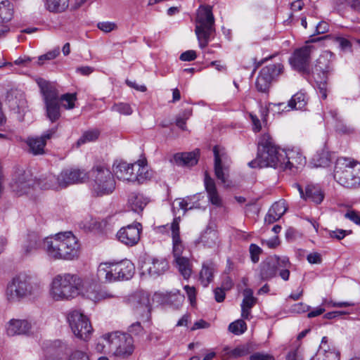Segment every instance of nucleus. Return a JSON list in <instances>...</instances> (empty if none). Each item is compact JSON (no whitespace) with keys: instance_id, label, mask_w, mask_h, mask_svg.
Instances as JSON below:
<instances>
[{"instance_id":"f257e3e1","label":"nucleus","mask_w":360,"mask_h":360,"mask_svg":"<svg viewBox=\"0 0 360 360\" xmlns=\"http://www.w3.org/2000/svg\"><path fill=\"white\" fill-rule=\"evenodd\" d=\"M50 294L57 301L70 300L81 294L95 302L115 297L107 290H85L84 281L78 275L70 273L59 274L53 278Z\"/></svg>"},{"instance_id":"f03ea898","label":"nucleus","mask_w":360,"mask_h":360,"mask_svg":"<svg viewBox=\"0 0 360 360\" xmlns=\"http://www.w3.org/2000/svg\"><path fill=\"white\" fill-rule=\"evenodd\" d=\"M43 250L55 260H72L79 255V244L71 232L60 233L43 240Z\"/></svg>"},{"instance_id":"7ed1b4c3","label":"nucleus","mask_w":360,"mask_h":360,"mask_svg":"<svg viewBox=\"0 0 360 360\" xmlns=\"http://www.w3.org/2000/svg\"><path fill=\"white\" fill-rule=\"evenodd\" d=\"M285 156V150L276 146L269 134H264L258 142L256 158L250 161L248 165L251 168L271 167L279 169L280 167H285L283 158Z\"/></svg>"},{"instance_id":"20e7f679","label":"nucleus","mask_w":360,"mask_h":360,"mask_svg":"<svg viewBox=\"0 0 360 360\" xmlns=\"http://www.w3.org/2000/svg\"><path fill=\"white\" fill-rule=\"evenodd\" d=\"M39 290V284L34 276L27 272L15 275L7 283L5 296L11 303L20 302L36 295Z\"/></svg>"},{"instance_id":"39448f33","label":"nucleus","mask_w":360,"mask_h":360,"mask_svg":"<svg viewBox=\"0 0 360 360\" xmlns=\"http://www.w3.org/2000/svg\"><path fill=\"white\" fill-rule=\"evenodd\" d=\"M91 193L94 197H103L113 193L116 183L114 174L103 165L94 166L88 172Z\"/></svg>"},{"instance_id":"423d86ee","label":"nucleus","mask_w":360,"mask_h":360,"mask_svg":"<svg viewBox=\"0 0 360 360\" xmlns=\"http://www.w3.org/2000/svg\"><path fill=\"white\" fill-rule=\"evenodd\" d=\"M333 176L338 184L345 188L359 187L360 186V162L347 158H338Z\"/></svg>"},{"instance_id":"0eeeda50","label":"nucleus","mask_w":360,"mask_h":360,"mask_svg":"<svg viewBox=\"0 0 360 360\" xmlns=\"http://www.w3.org/2000/svg\"><path fill=\"white\" fill-rule=\"evenodd\" d=\"M214 30V19L212 7L200 6L197 12L195 32L201 49L207 46Z\"/></svg>"},{"instance_id":"6e6552de","label":"nucleus","mask_w":360,"mask_h":360,"mask_svg":"<svg viewBox=\"0 0 360 360\" xmlns=\"http://www.w3.org/2000/svg\"><path fill=\"white\" fill-rule=\"evenodd\" d=\"M40 92L43 97L47 117L52 122L60 117V105L59 93L54 83L42 78L37 80Z\"/></svg>"},{"instance_id":"1a4fd4ad","label":"nucleus","mask_w":360,"mask_h":360,"mask_svg":"<svg viewBox=\"0 0 360 360\" xmlns=\"http://www.w3.org/2000/svg\"><path fill=\"white\" fill-rule=\"evenodd\" d=\"M110 347L112 354L119 357H127L130 356L134 349L133 338L127 333L119 331L112 332L111 334Z\"/></svg>"},{"instance_id":"9d476101","label":"nucleus","mask_w":360,"mask_h":360,"mask_svg":"<svg viewBox=\"0 0 360 360\" xmlns=\"http://www.w3.org/2000/svg\"><path fill=\"white\" fill-rule=\"evenodd\" d=\"M35 184L30 172L19 171L15 173L10 183L12 191L17 195L27 194Z\"/></svg>"},{"instance_id":"9b49d317","label":"nucleus","mask_w":360,"mask_h":360,"mask_svg":"<svg viewBox=\"0 0 360 360\" xmlns=\"http://www.w3.org/2000/svg\"><path fill=\"white\" fill-rule=\"evenodd\" d=\"M276 264H279L281 267H288L289 266L288 257L274 255L266 258L259 266L261 279L266 281L275 277L276 276Z\"/></svg>"},{"instance_id":"f8f14e48","label":"nucleus","mask_w":360,"mask_h":360,"mask_svg":"<svg viewBox=\"0 0 360 360\" xmlns=\"http://www.w3.org/2000/svg\"><path fill=\"white\" fill-rule=\"evenodd\" d=\"M315 49L312 45H306L296 49L289 61L292 68L304 73H309L310 56Z\"/></svg>"},{"instance_id":"ddd939ff","label":"nucleus","mask_w":360,"mask_h":360,"mask_svg":"<svg viewBox=\"0 0 360 360\" xmlns=\"http://www.w3.org/2000/svg\"><path fill=\"white\" fill-rule=\"evenodd\" d=\"M124 302L134 313L145 315L152 312L149 295L146 292H137L129 296Z\"/></svg>"},{"instance_id":"4468645a","label":"nucleus","mask_w":360,"mask_h":360,"mask_svg":"<svg viewBox=\"0 0 360 360\" xmlns=\"http://www.w3.org/2000/svg\"><path fill=\"white\" fill-rule=\"evenodd\" d=\"M141 231L142 225L137 222L121 228L117 231L116 237L122 244L132 247L140 240Z\"/></svg>"},{"instance_id":"2eb2a0df","label":"nucleus","mask_w":360,"mask_h":360,"mask_svg":"<svg viewBox=\"0 0 360 360\" xmlns=\"http://www.w3.org/2000/svg\"><path fill=\"white\" fill-rule=\"evenodd\" d=\"M68 321L73 333L84 340H87L93 330L87 316H68Z\"/></svg>"},{"instance_id":"dca6fc26","label":"nucleus","mask_w":360,"mask_h":360,"mask_svg":"<svg viewBox=\"0 0 360 360\" xmlns=\"http://www.w3.org/2000/svg\"><path fill=\"white\" fill-rule=\"evenodd\" d=\"M62 188L70 185L82 184L88 179V173L84 169L78 168H68L60 173Z\"/></svg>"},{"instance_id":"f3484780","label":"nucleus","mask_w":360,"mask_h":360,"mask_svg":"<svg viewBox=\"0 0 360 360\" xmlns=\"http://www.w3.org/2000/svg\"><path fill=\"white\" fill-rule=\"evenodd\" d=\"M57 128L54 127L45 131L41 136L28 138L27 144L29 151L34 155L44 154L46 141L53 136Z\"/></svg>"},{"instance_id":"a211bd4d","label":"nucleus","mask_w":360,"mask_h":360,"mask_svg":"<svg viewBox=\"0 0 360 360\" xmlns=\"http://www.w3.org/2000/svg\"><path fill=\"white\" fill-rule=\"evenodd\" d=\"M214 155V172L217 178L222 184L226 182V172L228 167L226 164L228 162V157L224 149L219 146H215L213 148Z\"/></svg>"},{"instance_id":"6ab92c4d","label":"nucleus","mask_w":360,"mask_h":360,"mask_svg":"<svg viewBox=\"0 0 360 360\" xmlns=\"http://www.w3.org/2000/svg\"><path fill=\"white\" fill-rule=\"evenodd\" d=\"M136 162L129 164L126 162H115L112 167L114 175L123 181L135 182L137 176H135Z\"/></svg>"},{"instance_id":"aec40b11","label":"nucleus","mask_w":360,"mask_h":360,"mask_svg":"<svg viewBox=\"0 0 360 360\" xmlns=\"http://www.w3.org/2000/svg\"><path fill=\"white\" fill-rule=\"evenodd\" d=\"M285 155L286 156L283 158L285 167H280V170L289 169L292 172H295L306 163L305 158L298 150H285Z\"/></svg>"},{"instance_id":"412c9836","label":"nucleus","mask_w":360,"mask_h":360,"mask_svg":"<svg viewBox=\"0 0 360 360\" xmlns=\"http://www.w3.org/2000/svg\"><path fill=\"white\" fill-rule=\"evenodd\" d=\"M172 238V255L174 259L187 256L185 246L179 234V218H175L171 224Z\"/></svg>"},{"instance_id":"4be33fe9","label":"nucleus","mask_w":360,"mask_h":360,"mask_svg":"<svg viewBox=\"0 0 360 360\" xmlns=\"http://www.w3.org/2000/svg\"><path fill=\"white\" fill-rule=\"evenodd\" d=\"M340 353L323 337L316 354L310 360H340Z\"/></svg>"},{"instance_id":"5701e85b","label":"nucleus","mask_w":360,"mask_h":360,"mask_svg":"<svg viewBox=\"0 0 360 360\" xmlns=\"http://www.w3.org/2000/svg\"><path fill=\"white\" fill-rule=\"evenodd\" d=\"M117 274L116 262H102L99 264L97 269L98 278L107 283H113L120 281Z\"/></svg>"},{"instance_id":"b1692460","label":"nucleus","mask_w":360,"mask_h":360,"mask_svg":"<svg viewBox=\"0 0 360 360\" xmlns=\"http://www.w3.org/2000/svg\"><path fill=\"white\" fill-rule=\"evenodd\" d=\"M13 15V6L9 1H2L0 3V38L9 32L6 24L11 20Z\"/></svg>"},{"instance_id":"393cba45","label":"nucleus","mask_w":360,"mask_h":360,"mask_svg":"<svg viewBox=\"0 0 360 360\" xmlns=\"http://www.w3.org/2000/svg\"><path fill=\"white\" fill-rule=\"evenodd\" d=\"M297 188L301 197L306 200L320 204L324 198L323 192L318 185L309 184L306 186L304 191L300 185H297Z\"/></svg>"},{"instance_id":"a878e982","label":"nucleus","mask_w":360,"mask_h":360,"mask_svg":"<svg viewBox=\"0 0 360 360\" xmlns=\"http://www.w3.org/2000/svg\"><path fill=\"white\" fill-rule=\"evenodd\" d=\"M204 184L209 201L217 207H222L223 200L217 189L215 182L207 172L205 174Z\"/></svg>"},{"instance_id":"bb28decb","label":"nucleus","mask_w":360,"mask_h":360,"mask_svg":"<svg viewBox=\"0 0 360 360\" xmlns=\"http://www.w3.org/2000/svg\"><path fill=\"white\" fill-rule=\"evenodd\" d=\"M143 268V273L146 271L149 276L157 277L167 271L169 265L165 259H153L151 262L146 263Z\"/></svg>"},{"instance_id":"cd10ccee","label":"nucleus","mask_w":360,"mask_h":360,"mask_svg":"<svg viewBox=\"0 0 360 360\" xmlns=\"http://www.w3.org/2000/svg\"><path fill=\"white\" fill-rule=\"evenodd\" d=\"M30 324L25 319H12L7 324L6 333L10 336L24 334L28 332Z\"/></svg>"},{"instance_id":"c85d7f7f","label":"nucleus","mask_w":360,"mask_h":360,"mask_svg":"<svg viewBox=\"0 0 360 360\" xmlns=\"http://www.w3.org/2000/svg\"><path fill=\"white\" fill-rule=\"evenodd\" d=\"M43 245L39 236L35 233H29L25 239L22 245V252L25 256L37 251L41 246Z\"/></svg>"},{"instance_id":"c756f323","label":"nucleus","mask_w":360,"mask_h":360,"mask_svg":"<svg viewBox=\"0 0 360 360\" xmlns=\"http://www.w3.org/2000/svg\"><path fill=\"white\" fill-rule=\"evenodd\" d=\"M216 271V265L212 262H206L202 264L199 274V281L203 287H207L213 281Z\"/></svg>"},{"instance_id":"7c9ffc66","label":"nucleus","mask_w":360,"mask_h":360,"mask_svg":"<svg viewBox=\"0 0 360 360\" xmlns=\"http://www.w3.org/2000/svg\"><path fill=\"white\" fill-rule=\"evenodd\" d=\"M287 207L284 200L276 202L269 210L265 217V221L268 224H272L278 220L286 212Z\"/></svg>"},{"instance_id":"2f4dec72","label":"nucleus","mask_w":360,"mask_h":360,"mask_svg":"<svg viewBox=\"0 0 360 360\" xmlns=\"http://www.w3.org/2000/svg\"><path fill=\"white\" fill-rule=\"evenodd\" d=\"M148 202L147 198L139 193H131L128 198V207L134 212H142Z\"/></svg>"},{"instance_id":"473e14b6","label":"nucleus","mask_w":360,"mask_h":360,"mask_svg":"<svg viewBox=\"0 0 360 360\" xmlns=\"http://www.w3.org/2000/svg\"><path fill=\"white\" fill-rule=\"evenodd\" d=\"M117 276L120 281L129 280L132 278L135 272L134 264L128 259L117 262Z\"/></svg>"},{"instance_id":"72a5a7b5","label":"nucleus","mask_w":360,"mask_h":360,"mask_svg":"<svg viewBox=\"0 0 360 360\" xmlns=\"http://www.w3.org/2000/svg\"><path fill=\"white\" fill-rule=\"evenodd\" d=\"M198 151L176 153L174 155V162L179 166L192 167L198 162Z\"/></svg>"},{"instance_id":"f704fd0d","label":"nucleus","mask_w":360,"mask_h":360,"mask_svg":"<svg viewBox=\"0 0 360 360\" xmlns=\"http://www.w3.org/2000/svg\"><path fill=\"white\" fill-rule=\"evenodd\" d=\"M60 181V174L56 176L53 174H47L41 176L37 183L42 189L58 190L63 188Z\"/></svg>"},{"instance_id":"c9c22d12","label":"nucleus","mask_w":360,"mask_h":360,"mask_svg":"<svg viewBox=\"0 0 360 360\" xmlns=\"http://www.w3.org/2000/svg\"><path fill=\"white\" fill-rule=\"evenodd\" d=\"M6 100L10 107L13 109L17 108L19 111L23 110L26 107V101L24 95L17 91H11L7 93Z\"/></svg>"},{"instance_id":"e433bc0d","label":"nucleus","mask_w":360,"mask_h":360,"mask_svg":"<svg viewBox=\"0 0 360 360\" xmlns=\"http://www.w3.org/2000/svg\"><path fill=\"white\" fill-rule=\"evenodd\" d=\"M330 63L327 55H321L316 60V63L312 69L314 77H323L326 78V73L329 71Z\"/></svg>"},{"instance_id":"4c0bfd02","label":"nucleus","mask_w":360,"mask_h":360,"mask_svg":"<svg viewBox=\"0 0 360 360\" xmlns=\"http://www.w3.org/2000/svg\"><path fill=\"white\" fill-rule=\"evenodd\" d=\"M174 264L184 279H188L192 274V264L188 256L174 259Z\"/></svg>"},{"instance_id":"58836bf2","label":"nucleus","mask_w":360,"mask_h":360,"mask_svg":"<svg viewBox=\"0 0 360 360\" xmlns=\"http://www.w3.org/2000/svg\"><path fill=\"white\" fill-rule=\"evenodd\" d=\"M218 242V233L217 231L210 227L207 228L199 238L198 243L204 247L213 248Z\"/></svg>"},{"instance_id":"ea45409f","label":"nucleus","mask_w":360,"mask_h":360,"mask_svg":"<svg viewBox=\"0 0 360 360\" xmlns=\"http://www.w3.org/2000/svg\"><path fill=\"white\" fill-rule=\"evenodd\" d=\"M136 174L135 176H137L136 179V181L139 184H143L147 180H150L153 175V172L152 170L149 169L145 161L139 160L136 162Z\"/></svg>"},{"instance_id":"a19ab883","label":"nucleus","mask_w":360,"mask_h":360,"mask_svg":"<svg viewBox=\"0 0 360 360\" xmlns=\"http://www.w3.org/2000/svg\"><path fill=\"white\" fill-rule=\"evenodd\" d=\"M331 161L330 155L328 151L321 150L316 153L311 160L310 164L314 167H327Z\"/></svg>"},{"instance_id":"79ce46f5","label":"nucleus","mask_w":360,"mask_h":360,"mask_svg":"<svg viewBox=\"0 0 360 360\" xmlns=\"http://www.w3.org/2000/svg\"><path fill=\"white\" fill-rule=\"evenodd\" d=\"M200 197L199 194L187 196L185 198L179 199V206L181 209L187 210L200 208Z\"/></svg>"},{"instance_id":"37998d69","label":"nucleus","mask_w":360,"mask_h":360,"mask_svg":"<svg viewBox=\"0 0 360 360\" xmlns=\"http://www.w3.org/2000/svg\"><path fill=\"white\" fill-rule=\"evenodd\" d=\"M112 333H108L103 335L97 340L95 349L98 352L106 353L111 352L112 348L110 347V340Z\"/></svg>"},{"instance_id":"c03bdc74","label":"nucleus","mask_w":360,"mask_h":360,"mask_svg":"<svg viewBox=\"0 0 360 360\" xmlns=\"http://www.w3.org/2000/svg\"><path fill=\"white\" fill-rule=\"evenodd\" d=\"M307 104L306 96L302 92H298L292 96L288 103V108L290 110H302Z\"/></svg>"},{"instance_id":"a18cd8bd","label":"nucleus","mask_w":360,"mask_h":360,"mask_svg":"<svg viewBox=\"0 0 360 360\" xmlns=\"http://www.w3.org/2000/svg\"><path fill=\"white\" fill-rule=\"evenodd\" d=\"M244 299L243 300L242 307V315H248L250 309L255 304V298L253 297V292L250 289H245L243 292Z\"/></svg>"},{"instance_id":"49530a36","label":"nucleus","mask_w":360,"mask_h":360,"mask_svg":"<svg viewBox=\"0 0 360 360\" xmlns=\"http://www.w3.org/2000/svg\"><path fill=\"white\" fill-rule=\"evenodd\" d=\"M283 65L281 63H276L264 67L261 71L264 75L270 77V80H273L283 72Z\"/></svg>"},{"instance_id":"de8ad7c7","label":"nucleus","mask_w":360,"mask_h":360,"mask_svg":"<svg viewBox=\"0 0 360 360\" xmlns=\"http://www.w3.org/2000/svg\"><path fill=\"white\" fill-rule=\"evenodd\" d=\"M46 4L50 11L61 12L69 6V0H46Z\"/></svg>"},{"instance_id":"09e8293b","label":"nucleus","mask_w":360,"mask_h":360,"mask_svg":"<svg viewBox=\"0 0 360 360\" xmlns=\"http://www.w3.org/2000/svg\"><path fill=\"white\" fill-rule=\"evenodd\" d=\"M184 299V295L178 292H169L164 295V301L168 304L174 306V307H179Z\"/></svg>"},{"instance_id":"8fccbe9b","label":"nucleus","mask_w":360,"mask_h":360,"mask_svg":"<svg viewBox=\"0 0 360 360\" xmlns=\"http://www.w3.org/2000/svg\"><path fill=\"white\" fill-rule=\"evenodd\" d=\"M272 81L270 80V77L266 75H264L262 71L256 79V87L258 91L261 92H265L268 90L269 85Z\"/></svg>"},{"instance_id":"3c124183","label":"nucleus","mask_w":360,"mask_h":360,"mask_svg":"<svg viewBox=\"0 0 360 360\" xmlns=\"http://www.w3.org/2000/svg\"><path fill=\"white\" fill-rule=\"evenodd\" d=\"M247 330V325L243 319H238L229 326V330L234 335L243 334Z\"/></svg>"},{"instance_id":"603ef678","label":"nucleus","mask_w":360,"mask_h":360,"mask_svg":"<svg viewBox=\"0 0 360 360\" xmlns=\"http://www.w3.org/2000/svg\"><path fill=\"white\" fill-rule=\"evenodd\" d=\"M99 136V131L96 129L85 131L82 136L78 139L77 144L78 146L87 142L96 140Z\"/></svg>"},{"instance_id":"864d4df0","label":"nucleus","mask_w":360,"mask_h":360,"mask_svg":"<svg viewBox=\"0 0 360 360\" xmlns=\"http://www.w3.org/2000/svg\"><path fill=\"white\" fill-rule=\"evenodd\" d=\"M76 100V94H65L60 97L59 96V101L62 102V105L68 110L74 108Z\"/></svg>"},{"instance_id":"5fc2aeb1","label":"nucleus","mask_w":360,"mask_h":360,"mask_svg":"<svg viewBox=\"0 0 360 360\" xmlns=\"http://www.w3.org/2000/svg\"><path fill=\"white\" fill-rule=\"evenodd\" d=\"M112 110L124 115H130L133 112L131 106L125 103H115L112 106Z\"/></svg>"},{"instance_id":"6e6d98bb","label":"nucleus","mask_w":360,"mask_h":360,"mask_svg":"<svg viewBox=\"0 0 360 360\" xmlns=\"http://www.w3.org/2000/svg\"><path fill=\"white\" fill-rule=\"evenodd\" d=\"M319 92L321 95V97L323 99H326L327 98V83L326 81V78H323V77H314Z\"/></svg>"},{"instance_id":"4d7b16f0","label":"nucleus","mask_w":360,"mask_h":360,"mask_svg":"<svg viewBox=\"0 0 360 360\" xmlns=\"http://www.w3.org/2000/svg\"><path fill=\"white\" fill-rule=\"evenodd\" d=\"M250 345L249 344H245L239 345L231 352V355L234 357H240L247 355L250 352Z\"/></svg>"},{"instance_id":"13d9d810","label":"nucleus","mask_w":360,"mask_h":360,"mask_svg":"<svg viewBox=\"0 0 360 360\" xmlns=\"http://www.w3.org/2000/svg\"><path fill=\"white\" fill-rule=\"evenodd\" d=\"M60 53V49L58 47L41 55L38 58V64L42 65L45 60H53L56 58Z\"/></svg>"},{"instance_id":"bf43d9fd","label":"nucleus","mask_w":360,"mask_h":360,"mask_svg":"<svg viewBox=\"0 0 360 360\" xmlns=\"http://www.w3.org/2000/svg\"><path fill=\"white\" fill-rule=\"evenodd\" d=\"M336 305L338 307H352V309L348 311H341L340 315H349L350 314H360V305H354L349 302H339L336 304Z\"/></svg>"},{"instance_id":"052dcab7","label":"nucleus","mask_w":360,"mask_h":360,"mask_svg":"<svg viewBox=\"0 0 360 360\" xmlns=\"http://www.w3.org/2000/svg\"><path fill=\"white\" fill-rule=\"evenodd\" d=\"M262 252V249L255 244H251L250 245V253L251 255V259L254 263H257L259 259V255Z\"/></svg>"},{"instance_id":"680f3d73","label":"nucleus","mask_w":360,"mask_h":360,"mask_svg":"<svg viewBox=\"0 0 360 360\" xmlns=\"http://www.w3.org/2000/svg\"><path fill=\"white\" fill-rule=\"evenodd\" d=\"M350 231L343 229H336L335 231H329L328 235L332 238H335L338 240L343 239L346 235L350 233Z\"/></svg>"},{"instance_id":"e2e57ef3","label":"nucleus","mask_w":360,"mask_h":360,"mask_svg":"<svg viewBox=\"0 0 360 360\" xmlns=\"http://www.w3.org/2000/svg\"><path fill=\"white\" fill-rule=\"evenodd\" d=\"M68 360H89V358L85 352L75 350L69 355Z\"/></svg>"},{"instance_id":"0e129e2a","label":"nucleus","mask_w":360,"mask_h":360,"mask_svg":"<svg viewBox=\"0 0 360 360\" xmlns=\"http://www.w3.org/2000/svg\"><path fill=\"white\" fill-rule=\"evenodd\" d=\"M96 226V221L93 219L92 217H90L89 219H86L84 221H82L79 223V226L86 231H89L93 229Z\"/></svg>"},{"instance_id":"69168bd1","label":"nucleus","mask_w":360,"mask_h":360,"mask_svg":"<svg viewBox=\"0 0 360 360\" xmlns=\"http://www.w3.org/2000/svg\"><path fill=\"white\" fill-rule=\"evenodd\" d=\"M184 290L187 294L188 298L192 305L195 303L196 290L193 286L185 285Z\"/></svg>"},{"instance_id":"338daca9","label":"nucleus","mask_w":360,"mask_h":360,"mask_svg":"<svg viewBox=\"0 0 360 360\" xmlns=\"http://www.w3.org/2000/svg\"><path fill=\"white\" fill-rule=\"evenodd\" d=\"M345 217L360 226V216L355 210H349L345 214Z\"/></svg>"},{"instance_id":"774afa93","label":"nucleus","mask_w":360,"mask_h":360,"mask_svg":"<svg viewBox=\"0 0 360 360\" xmlns=\"http://www.w3.org/2000/svg\"><path fill=\"white\" fill-rule=\"evenodd\" d=\"M250 360H274L273 356L268 354L257 352L252 354L250 357Z\"/></svg>"}]
</instances>
